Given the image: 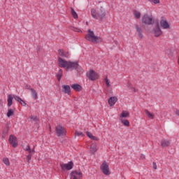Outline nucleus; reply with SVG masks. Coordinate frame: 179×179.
<instances>
[{"label":"nucleus","mask_w":179,"mask_h":179,"mask_svg":"<svg viewBox=\"0 0 179 179\" xmlns=\"http://www.w3.org/2000/svg\"><path fill=\"white\" fill-rule=\"evenodd\" d=\"M83 177V173L80 171H73L71 172V179H80Z\"/></svg>","instance_id":"nucleus-11"},{"label":"nucleus","mask_w":179,"mask_h":179,"mask_svg":"<svg viewBox=\"0 0 179 179\" xmlns=\"http://www.w3.org/2000/svg\"><path fill=\"white\" fill-rule=\"evenodd\" d=\"M8 141L13 148H16V146H17V138H16V136L12 134L10 135Z\"/></svg>","instance_id":"nucleus-10"},{"label":"nucleus","mask_w":179,"mask_h":179,"mask_svg":"<svg viewBox=\"0 0 179 179\" xmlns=\"http://www.w3.org/2000/svg\"><path fill=\"white\" fill-rule=\"evenodd\" d=\"M87 77L90 80H96L99 78L97 73L94 70H90L88 73H87Z\"/></svg>","instance_id":"nucleus-9"},{"label":"nucleus","mask_w":179,"mask_h":179,"mask_svg":"<svg viewBox=\"0 0 179 179\" xmlns=\"http://www.w3.org/2000/svg\"><path fill=\"white\" fill-rule=\"evenodd\" d=\"M62 93H65L66 94L71 96V87L69 85H62Z\"/></svg>","instance_id":"nucleus-14"},{"label":"nucleus","mask_w":179,"mask_h":179,"mask_svg":"<svg viewBox=\"0 0 179 179\" xmlns=\"http://www.w3.org/2000/svg\"><path fill=\"white\" fill-rule=\"evenodd\" d=\"M24 150L26 151V152H29V153H34L35 151L34 150H31V148H30V145H27Z\"/></svg>","instance_id":"nucleus-27"},{"label":"nucleus","mask_w":179,"mask_h":179,"mask_svg":"<svg viewBox=\"0 0 179 179\" xmlns=\"http://www.w3.org/2000/svg\"><path fill=\"white\" fill-rule=\"evenodd\" d=\"M59 55L60 57H63L64 58H69V52H64L62 49L58 50Z\"/></svg>","instance_id":"nucleus-15"},{"label":"nucleus","mask_w":179,"mask_h":179,"mask_svg":"<svg viewBox=\"0 0 179 179\" xmlns=\"http://www.w3.org/2000/svg\"><path fill=\"white\" fill-rule=\"evenodd\" d=\"M162 29H160V25L157 24V27L155 28H154V34L155 37H160V36H162Z\"/></svg>","instance_id":"nucleus-12"},{"label":"nucleus","mask_w":179,"mask_h":179,"mask_svg":"<svg viewBox=\"0 0 179 179\" xmlns=\"http://www.w3.org/2000/svg\"><path fill=\"white\" fill-rule=\"evenodd\" d=\"M121 122L124 127H129V121L128 120L123 119Z\"/></svg>","instance_id":"nucleus-26"},{"label":"nucleus","mask_w":179,"mask_h":179,"mask_svg":"<svg viewBox=\"0 0 179 179\" xmlns=\"http://www.w3.org/2000/svg\"><path fill=\"white\" fill-rule=\"evenodd\" d=\"M64 73V71H62V69H59L57 73V80L59 82V80H61V78H62V75Z\"/></svg>","instance_id":"nucleus-20"},{"label":"nucleus","mask_w":179,"mask_h":179,"mask_svg":"<svg viewBox=\"0 0 179 179\" xmlns=\"http://www.w3.org/2000/svg\"><path fill=\"white\" fill-rule=\"evenodd\" d=\"M176 115H178V116H179V110H177L176 111Z\"/></svg>","instance_id":"nucleus-42"},{"label":"nucleus","mask_w":179,"mask_h":179,"mask_svg":"<svg viewBox=\"0 0 179 179\" xmlns=\"http://www.w3.org/2000/svg\"><path fill=\"white\" fill-rule=\"evenodd\" d=\"M134 16L135 17V19H140L141 18V12L134 10Z\"/></svg>","instance_id":"nucleus-22"},{"label":"nucleus","mask_w":179,"mask_h":179,"mask_svg":"<svg viewBox=\"0 0 179 179\" xmlns=\"http://www.w3.org/2000/svg\"><path fill=\"white\" fill-rule=\"evenodd\" d=\"M71 87L76 92H81L82 91V86L79 84H73L71 85Z\"/></svg>","instance_id":"nucleus-16"},{"label":"nucleus","mask_w":179,"mask_h":179,"mask_svg":"<svg viewBox=\"0 0 179 179\" xmlns=\"http://www.w3.org/2000/svg\"><path fill=\"white\" fill-rule=\"evenodd\" d=\"M129 113H128L125 110H123L120 115V118H127V117H129Z\"/></svg>","instance_id":"nucleus-24"},{"label":"nucleus","mask_w":179,"mask_h":179,"mask_svg":"<svg viewBox=\"0 0 179 179\" xmlns=\"http://www.w3.org/2000/svg\"><path fill=\"white\" fill-rule=\"evenodd\" d=\"M91 139L92 141H99V138H97V137L94 136H92V137L91 138Z\"/></svg>","instance_id":"nucleus-40"},{"label":"nucleus","mask_w":179,"mask_h":179,"mask_svg":"<svg viewBox=\"0 0 179 179\" xmlns=\"http://www.w3.org/2000/svg\"><path fill=\"white\" fill-rule=\"evenodd\" d=\"M86 135L88 136V138H90L91 139V138L93 136V134H92V133L87 131L86 132Z\"/></svg>","instance_id":"nucleus-38"},{"label":"nucleus","mask_w":179,"mask_h":179,"mask_svg":"<svg viewBox=\"0 0 179 179\" xmlns=\"http://www.w3.org/2000/svg\"><path fill=\"white\" fill-rule=\"evenodd\" d=\"M160 26L164 29H170V24L166 20H160Z\"/></svg>","instance_id":"nucleus-13"},{"label":"nucleus","mask_w":179,"mask_h":179,"mask_svg":"<svg viewBox=\"0 0 179 179\" xmlns=\"http://www.w3.org/2000/svg\"><path fill=\"white\" fill-rule=\"evenodd\" d=\"M136 30L138 33H142V28L139 27L138 24L136 25Z\"/></svg>","instance_id":"nucleus-35"},{"label":"nucleus","mask_w":179,"mask_h":179,"mask_svg":"<svg viewBox=\"0 0 179 179\" xmlns=\"http://www.w3.org/2000/svg\"><path fill=\"white\" fill-rule=\"evenodd\" d=\"M134 92H136V90L135 88H133Z\"/></svg>","instance_id":"nucleus-45"},{"label":"nucleus","mask_w":179,"mask_h":179,"mask_svg":"<svg viewBox=\"0 0 179 179\" xmlns=\"http://www.w3.org/2000/svg\"><path fill=\"white\" fill-rule=\"evenodd\" d=\"M3 163L6 164V166H10V163L9 162V159L8 157L3 158Z\"/></svg>","instance_id":"nucleus-29"},{"label":"nucleus","mask_w":179,"mask_h":179,"mask_svg":"<svg viewBox=\"0 0 179 179\" xmlns=\"http://www.w3.org/2000/svg\"><path fill=\"white\" fill-rule=\"evenodd\" d=\"M85 38L87 41H91V43H101L103 41V38H101L100 36L94 35V31H93L92 29L87 30V34L85 35Z\"/></svg>","instance_id":"nucleus-2"},{"label":"nucleus","mask_w":179,"mask_h":179,"mask_svg":"<svg viewBox=\"0 0 179 179\" xmlns=\"http://www.w3.org/2000/svg\"><path fill=\"white\" fill-rule=\"evenodd\" d=\"M13 99L15 100V101H17L19 103H20L21 106H22V107H26L27 103L23 99H22V98H20L17 95L12 96V94H8V99H7L8 107H10L12 104H13Z\"/></svg>","instance_id":"nucleus-3"},{"label":"nucleus","mask_w":179,"mask_h":179,"mask_svg":"<svg viewBox=\"0 0 179 179\" xmlns=\"http://www.w3.org/2000/svg\"><path fill=\"white\" fill-rule=\"evenodd\" d=\"M34 155V152H31V151L29 152V154L27 156V160L28 163H30V160H31V156Z\"/></svg>","instance_id":"nucleus-28"},{"label":"nucleus","mask_w":179,"mask_h":179,"mask_svg":"<svg viewBox=\"0 0 179 179\" xmlns=\"http://www.w3.org/2000/svg\"><path fill=\"white\" fill-rule=\"evenodd\" d=\"M91 15L94 19L103 20L106 17V12L101 11V13H97L94 8L91 9Z\"/></svg>","instance_id":"nucleus-4"},{"label":"nucleus","mask_w":179,"mask_h":179,"mask_svg":"<svg viewBox=\"0 0 179 179\" xmlns=\"http://www.w3.org/2000/svg\"><path fill=\"white\" fill-rule=\"evenodd\" d=\"M149 2H151L152 4L160 3V0H148Z\"/></svg>","instance_id":"nucleus-34"},{"label":"nucleus","mask_w":179,"mask_h":179,"mask_svg":"<svg viewBox=\"0 0 179 179\" xmlns=\"http://www.w3.org/2000/svg\"><path fill=\"white\" fill-rule=\"evenodd\" d=\"M145 155H141V159H145Z\"/></svg>","instance_id":"nucleus-43"},{"label":"nucleus","mask_w":179,"mask_h":179,"mask_svg":"<svg viewBox=\"0 0 179 179\" xmlns=\"http://www.w3.org/2000/svg\"><path fill=\"white\" fill-rule=\"evenodd\" d=\"M169 145H170V141H169L168 140L162 139L161 141V145L162 146V148H166L169 146Z\"/></svg>","instance_id":"nucleus-18"},{"label":"nucleus","mask_w":179,"mask_h":179,"mask_svg":"<svg viewBox=\"0 0 179 179\" xmlns=\"http://www.w3.org/2000/svg\"><path fill=\"white\" fill-rule=\"evenodd\" d=\"M25 89H27V90H30V92H31V90H34V88H31V86H30L29 85H27L25 86Z\"/></svg>","instance_id":"nucleus-37"},{"label":"nucleus","mask_w":179,"mask_h":179,"mask_svg":"<svg viewBox=\"0 0 179 179\" xmlns=\"http://www.w3.org/2000/svg\"><path fill=\"white\" fill-rule=\"evenodd\" d=\"M31 96L33 97V99L34 100H37V99H38V95L37 94V92H36V90H31Z\"/></svg>","instance_id":"nucleus-19"},{"label":"nucleus","mask_w":179,"mask_h":179,"mask_svg":"<svg viewBox=\"0 0 179 179\" xmlns=\"http://www.w3.org/2000/svg\"><path fill=\"white\" fill-rule=\"evenodd\" d=\"M75 136H82V137H83V136H85V134L82 131H76Z\"/></svg>","instance_id":"nucleus-31"},{"label":"nucleus","mask_w":179,"mask_h":179,"mask_svg":"<svg viewBox=\"0 0 179 179\" xmlns=\"http://www.w3.org/2000/svg\"><path fill=\"white\" fill-rule=\"evenodd\" d=\"M14 112L12 109H8V113H7V117H12V115H13Z\"/></svg>","instance_id":"nucleus-32"},{"label":"nucleus","mask_w":179,"mask_h":179,"mask_svg":"<svg viewBox=\"0 0 179 179\" xmlns=\"http://www.w3.org/2000/svg\"><path fill=\"white\" fill-rule=\"evenodd\" d=\"M145 114H147L148 118H151V120H153L155 118V115L153 113H150V112H149V110H148L147 109L145 110Z\"/></svg>","instance_id":"nucleus-23"},{"label":"nucleus","mask_w":179,"mask_h":179,"mask_svg":"<svg viewBox=\"0 0 179 179\" xmlns=\"http://www.w3.org/2000/svg\"><path fill=\"white\" fill-rule=\"evenodd\" d=\"M55 131L57 136H65V135H66V130H65V127L60 124L55 127Z\"/></svg>","instance_id":"nucleus-7"},{"label":"nucleus","mask_w":179,"mask_h":179,"mask_svg":"<svg viewBox=\"0 0 179 179\" xmlns=\"http://www.w3.org/2000/svg\"><path fill=\"white\" fill-rule=\"evenodd\" d=\"M152 167L155 170H157V164H156V162L152 163Z\"/></svg>","instance_id":"nucleus-39"},{"label":"nucleus","mask_w":179,"mask_h":179,"mask_svg":"<svg viewBox=\"0 0 179 179\" xmlns=\"http://www.w3.org/2000/svg\"><path fill=\"white\" fill-rule=\"evenodd\" d=\"M138 36H139L140 38H143V34H142V32H139Z\"/></svg>","instance_id":"nucleus-41"},{"label":"nucleus","mask_w":179,"mask_h":179,"mask_svg":"<svg viewBox=\"0 0 179 179\" xmlns=\"http://www.w3.org/2000/svg\"><path fill=\"white\" fill-rule=\"evenodd\" d=\"M71 15H72L74 19H78V13H76V12L73 9V8H71Z\"/></svg>","instance_id":"nucleus-25"},{"label":"nucleus","mask_w":179,"mask_h":179,"mask_svg":"<svg viewBox=\"0 0 179 179\" xmlns=\"http://www.w3.org/2000/svg\"><path fill=\"white\" fill-rule=\"evenodd\" d=\"M117 99L116 96H111L108 99L109 106H110V107H113V106H114L115 104V103H117Z\"/></svg>","instance_id":"nucleus-17"},{"label":"nucleus","mask_w":179,"mask_h":179,"mask_svg":"<svg viewBox=\"0 0 179 179\" xmlns=\"http://www.w3.org/2000/svg\"><path fill=\"white\" fill-rule=\"evenodd\" d=\"M59 66L60 68H65L66 71H78L81 69L80 65L78 62L66 61L61 57L58 58Z\"/></svg>","instance_id":"nucleus-1"},{"label":"nucleus","mask_w":179,"mask_h":179,"mask_svg":"<svg viewBox=\"0 0 179 179\" xmlns=\"http://www.w3.org/2000/svg\"><path fill=\"white\" fill-rule=\"evenodd\" d=\"M60 167L62 170H72L73 169V162L72 161L69 162L67 164L61 163Z\"/></svg>","instance_id":"nucleus-8"},{"label":"nucleus","mask_w":179,"mask_h":179,"mask_svg":"<svg viewBox=\"0 0 179 179\" xmlns=\"http://www.w3.org/2000/svg\"><path fill=\"white\" fill-rule=\"evenodd\" d=\"M90 151L92 153H96L97 152V145L96 144H92L90 148Z\"/></svg>","instance_id":"nucleus-21"},{"label":"nucleus","mask_w":179,"mask_h":179,"mask_svg":"<svg viewBox=\"0 0 179 179\" xmlns=\"http://www.w3.org/2000/svg\"><path fill=\"white\" fill-rule=\"evenodd\" d=\"M31 121H33L34 122H37L38 121V119L37 118V116H30Z\"/></svg>","instance_id":"nucleus-33"},{"label":"nucleus","mask_w":179,"mask_h":179,"mask_svg":"<svg viewBox=\"0 0 179 179\" xmlns=\"http://www.w3.org/2000/svg\"><path fill=\"white\" fill-rule=\"evenodd\" d=\"M100 169L105 176H110V174H111V173L110 172V166L106 161L103 162L102 164L100 166Z\"/></svg>","instance_id":"nucleus-6"},{"label":"nucleus","mask_w":179,"mask_h":179,"mask_svg":"<svg viewBox=\"0 0 179 179\" xmlns=\"http://www.w3.org/2000/svg\"><path fill=\"white\" fill-rule=\"evenodd\" d=\"M37 51H40V48H37Z\"/></svg>","instance_id":"nucleus-44"},{"label":"nucleus","mask_w":179,"mask_h":179,"mask_svg":"<svg viewBox=\"0 0 179 179\" xmlns=\"http://www.w3.org/2000/svg\"><path fill=\"white\" fill-rule=\"evenodd\" d=\"M72 30L73 31H77V33H82V30H80V29L79 28L73 27Z\"/></svg>","instance_id":"nucleus-36"},{"label":"nucleus","mask_w":179,"mask_h":179,"mask_svg":"<svg viewBox=\"0 0 179 179\" xmlns=\"http://www.w3.org/2000/svg\"><path fill=\"white\" fill-rule=\"evenodd\" d=\"M142 22L144 24H153V23H155V19H153V15L145 14L142 17Z\"/></svg>","instance_id":"nucleus-5"},{"label":"nucleus","mask_w":179,"mask_h":179,"mask_svg":"<svg viewBox=\"0 0 179 179\" xmlns=\"http://www.w3.org/2000/svg\"><path fill=\"white\" fill-rule=\"evenodd\" d=\"M105 83L106 85V87H110V86H111V84H110V80H108V78H105Z\"/></svg>","instance_id":"nucleus-30"}]
</instances>
